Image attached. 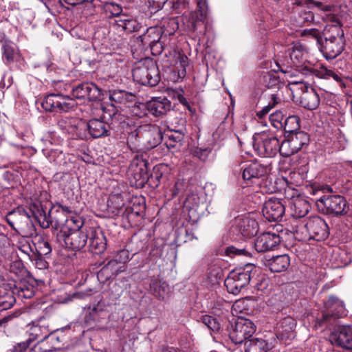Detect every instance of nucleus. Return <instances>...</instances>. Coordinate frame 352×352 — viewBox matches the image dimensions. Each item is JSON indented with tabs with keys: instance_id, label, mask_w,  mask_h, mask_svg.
I'll use <instances>...</instances> for the list:
<instances>
[{
	"instance_id": "nucleus-19",
	"label": "nucleus",
	"mask_w": 352,
	"mask_h": 352,
	"mask_svg": "<svg viewBox=\"0 0 352 352\" xmlns=\"http://www.w3.org/2000/svg\"><path fill=\"white\" fill-rule=\"evenodd\" d=\"M343 49L342 39L336 36L325 38L320 47V51L327 60L336 58L342 53Z\"/></svg>"
},
{
	"instance_id": "nucleus-8",
	"label": "nucleus",
	"mask_w": 352,
	"mask_h": 352,
	"mask_svg": "<svg viewBox=\"0 0 352 352\" xmlns=\"http://www.w3.org/2000/svg\"><path fill=\"white\" fill-rule=\"evenodd\" d=\"M229 338L235 344H241L250 339L256 331L254 322L247 318H238L234 324L228 327Z\"/></svg>"
},
{
	"instance_id": "nucleus-30",
	"label": "nucleus",
	"mask_w": 352,
	"mask_h": 352,
	"mask_svg": "<svg viewBox=\"0 0 352 352\" xmlns=\"http://www.w3.org/2000/svg\"><path fill=\"white\" fill-rule=\"evenodd\" d=\"M146 284L149 286L150 293L160 300H164L170 292L169 285L155 276L150 278Z\"/></svg>"
},
{
	"instance_id": "nucleus-3",
	"label": "nucleus",
	"mask_w": 352,
	"mask_h": 352,
	"mask_svg": "<svg viewBox=\"0 0 352 352\" xmlns=\"http://www.w3.org/2000/svg\"><path fill=\"white\" fill-rule=\"evenodd\" d=\"M102 118L91 119L87 124L89 133L94 138L109 136L111 131L120 139H122V124L125 123L126 118L116 109L102 108Z\"/></svg>"
},
{
	"instance_id": "nucleus-29",
	"label": "nucleus",
	"mask_w": 352,
	"mask_h": 352,
	"mask_svg": "<svg viewBox=\"0 0 352 352\" xmlns=\"http://www.w3.org/2000/svg\"><path fill=\"white\" fill-rule=\"evenodd\" d=\"M139 165L141 175L140 178H142L141 183L146 182L151 188H157L163 175L162 172L160 170V168L155 166L151 175L148 176L146 173V163L144 161H141Z\"/></svg>"
},
{
	"instance_id": "nucleus-62",
	"label": "nucleus",
	"mask_w": 352,
	"mask_h": 352,
	"mask_svg": "<svg viewBox=\"0 0 352 352\" xmlns=\"http://www.w3.org/2000/svg\"><path fill=\"white\" fill-rule=\"evenodd\" d=\"M148 48L150 49L151 54L153 56H158L162 53V52L165 50V47L164 46L162 39L159 40L157 42L150 45L148 46Z\"/></svg>"
},
{
	"instance_id": "nucleus-63",
	"label": "nucleus",
	"mask_w": 352,
	"mask_h": 352,
	"mask_svg": "<svg viewBox=\"0 0 352 352\" xmlns=\"http://www.w3.org/2000/svg\"><path fill=\"white\" fill-rule=\"evenodd\" d=\"M43 256L34 254L33 259H31L34 261V265L38 270H45L48 267L49 264Z\"/></svg>"
},
{
	"instance_id": "nucleus-32",
	"label": "nucleus",
	"mask_w": 352,
	"mask_h": 352,
	"mask_svg": "<svg viewBox=\"0 0 352 352\" xmlns=\"http://www.w3.org/2000/svg\"><path fill=\"white\" fill-rule=\"evenodd\" d=\"M162 28L150 27L146 32L137 38V43L142 45V49H147L148 46L163 39Z\"/></svg>"
},
{
	"instance_id": "nucleus-23",
	"label": "nucleus",
	"mask_w": 352,
	"mask_h": 352,
	"mask_svg": "<svg viewBox=\"0 0 352 352\" xmlns=\"http://www.w3.org/2000/svg\"><path fill=\"white\" fill-rule=\"evenodd\" d=\"M329 340L333 344H336L344 349H352V328L342 327L333 332L329 336Z\"/></svg>"
},
{
	"instance_id": "nucleus-14",
	"label": "nucleus",
	"mask_w": 352,
	"mask_h": 352,
	"mask_svg": "<svg viewBox=\"0 0 352 352\" xmlns=\"http://www.w3.org/2000/svg\"><path fill=\"white\" fill-rule=\"evenodd\" d=\"M198 10L189 13L188 15L184 14L183 23L191 31H197L198 28L203 25L206 19L208 5L206 0H197Z\"/></svg>"
},
{
	"instance_id": "nucleus-43",
	"label": "nucleus",
	"mask_w": 352,
	"mask_h": 352,
	"mask_svg": "<svg viewBox=\"0 0 352 352\" xmlns=\"http://www.w3.org/2000/svg\"><path fill=\"white\" fill-rule=\"evenodd\" d=\"M14 302L15 298L12 292L0 287V311L11 308Z\"/></svg>"
},
{
	"instance_id": "nucleus-21",
	"label": "nucleus",
	"mask_w": 352,
	"mask_h": 352,
	"mask_svg": "<svg viewBox=\"0 0 352 352\" xmlns=\"http://www.w3.org/2000/svg\"><path fill=\"white\" fill-rule=\"evenodd\" d=\"M89 250L96 254L103 253L107 248V239L104 233L99 229L89 228Z\"/></svg>"
},
{
	"instance_id": "nucleus-24",
	"label": "nucleus",
	"mask_w": 352,
	"mask_h": 352,
	"mask_svg": "<svg viewBox=\"0 0 352 352\" xmlns=\"http://www.w3.org/2000/svg\"><path fill=\"white\" fill-rule=\"evenodd\" d=\"M307 52L301 49V46H294L289 52L292 67L302 74L309 71L311 63L307 60Z\"/></svg>"
},
{
	"instance_id": "nucleus-20",
	"label": "nucleus",
	"mask_w": 352,
	"mask_h": 352,
	"mask_svg": "<svg viewBox=\"0 0 352 352\" xmlns=\"http://www.w3.org/2000/svg\"><path fill=\"white\" fill-rule=\"evenodd\" d=\"M311 239L324 241L329 236V227L325 221L320 217H313L308 219Z\"/></svg>"
},
{
	"instance_id": "nucleus-13",
	"label": "nucleus",
	"mask_w": 352,
	"mask_h": 352,
	"mask_svg": "<svg viewBox=\"0 0 352 352\" xmlns=\"http://www.w3.org/2000/svg\"><path fill=\"white\" fill-rule=\"evenodd\" d=\"M258 231V225L256 221L248 216L236 217L232 227V232L244 238H251L255 236Z\"/></svg>"
},
{
	"instance_id": "nucleus-50",
	"label": "nucleus",
	"mask_w": 352,
	"mask_h": 352,
	"mask_svg": "<svg viewBox=\"0 0 352 352\" xmlns=\"http://www.w3.org/2000/svg\"><path fill=\"white\" fill-rule=\"evenodd\" d=\"M166 245L162 239H157L153 242L151 245V250L149 251V256L152 259L160 258L163 254L164 248Z\"/></svg>"
},
{
	"instance_id": "nucleus-47",
	"label": "nucleus",
	"mask_w": 352,
	"mask_h": 352,
	"mask_svg": "<svg viewBox=\"0 0 352 352\" xmlns=\"http://www.w3.org/2000/svg\"><path fill=\"white\" fill-rule=\"evenodd\" d=\"M140 250V249H138L130 252L129 249H122L117 252L113 259L116 260L117 263L120 264V265H123L124 263L130 261Z\"/></svg>"
},
{
	"instance_id": "nucleus-33",
	"label": "nucleus",
	"mask_w": 352,
	"mask_h": 352,
	"mask_svg": "<svg viewBox=\"0 0 352 352\" xmlns=\"http://www.w3.org/2000/svg\"><path fill=\"white\" fill-rule=\"evenodd\" d=\"M290 205L292 215L296 219L305 217L311 209L309 201L300 197L293 196Z\"/></svg>"
},
{
	"instance_id": "nucleus-46",
	"label": "nucleus",
	"mask_w": 352,
	"mask_h": 352,
	"mask_svg": "<svg viewBox=\"0 0 352 352\" xmlns=\"http://www.w3.org/2000/svg\"><path fill=\"white\" fill-rule=\"evenodd\" d=\"M309 71H307L305 75H314L318 78L329 79L332 74V69L321 65L319 67H315L311 64L309 66Z\"/></svg>"
},
{
	"instance_id": "nucleus-45",
	"label": "nucleus",
	"mask_w": 352,
	"mask_h": 352,
	"mask_svg": "<svg viewBox=\"0 0 352 352\" xmlns=\"http://www.w3.org/2000/svg\"><path fill=\"white\" fill-rule=\"evenodd\" d=\"M281 102V98L278 94H271L267 105L263 107L261 110L256 112V116L259 119L264 118L270 111Z\"/></svg>"
},
{
	"instance_id": "nucleus-15",
	"label": "nucleus",
	"mask_w": 352,
	"mask_h": 352,
	"mask_svg": "<svg viewBox=\"0 0 352 352\" xmlns=\"http://www.w3.org/2000/svg\"><path fill=\"white\" fill-rule=\"evenodd\" d=\"M72 95L78 99L87 98L91 101L100 100L103 96V90L93 82H83L72 89Z\"/></svg>"
},
{
	"instance_id": "nucleus-9",
	"label": "nucleus",
	"mask_w": 352,
	"mask_h": 352,
	"mask_svg": "<svg viewBox=\"0 0 352 352\" xmlns=\"http://www.w3.org/2000/svg\"><path fill=\"white\" fill-rule=\"evenodd\" d=\"M89 234V228L84 230L67 232V230L58 231L56 234L57 241H63L65 248L74 252H79L85 248Z\"/></svg>"
},
{
	"instance_id": "nucleus-36",
	"label": "nucleus",
	"mask_w": 352,
	"mask_h": 352,
	"mask_svg": "<svg viewBox=\"0 0 352 352\" xmlns=\"http://www.w3.org/2000/svg\"><path fill=\"white\" fill-rule=\"evenodd\" d=\"M105 307V302L102 300H100L96 305H94L93 307L90 309L89 313L85 316V323L88 327H92L96 322L99 321Z\"/></svg>"
},
{
	"instance_id": "nucleus-34",
	"label": "nucleus",
	"mask_w": 352,
	"mask_h": 352,
	"mask_svg": "<svg viewBox=\"0 0 352 352\" xmlns=\"http://www.w3.org/2000/svg\"><path fill=\"white\" fill-rule=\"evenodd\" d=\"M265 265L272 272L285 271L290 265V258L287 254L274 256L265 261Z\"/></svg>"
},
{
	"instance_id": "nucleus-57",
	"label": "nucleus",
	"mask_w": 352,
	"mask_h": 352,
	"mask_svg": "<svg viewBox=\"0 0 352 352\" xmlns=\"http://www.w3.org/2000/svg\"><path fill=\"white\" fill-rule=\"evenodd\" d=\"M212 154V148H196L193 151V155L199 158L201 161H207L210 155Z\"/></svg>"
},
{
	"instance_id": "nucleus-6",
	"label": "nucleus",
	"mask_w": 352,
	"mask_h": 352,
	"mask_svg": "<svg viewBox=\"0 0 352 352\" xmlns=\"http://www.w3.org/2000/svg\"><path fill=\"white\" fill-rule=\"evenodd\" d=\"M253 148L262 157H273L279 152V140L273 133L263 132L254 135Z\"/></svg>"
},
{
	"instance_id": "nucleus-64",
	"label": "nucleus",
	"mask_w": 352,
	"mask_h": 352,
	"mask_svg": "<svg viewBox=\"0 0 352 352\" xmlns=\"http://www.w3.org/2000/svg\"><path fill=\"white\" fill-rule=\"evenodd\" d=\"M32 342L28 338L25 341L19 342L13 346L12 352H25Z\"/></svg>"
},
{
	"instance_id": "nucleus-27",
	"label": "nucleus",
	"mask_w": 352,
	"mask_h": 352,
	"mask_svg": "<svg viewBox=\"0 0 352 352\" xmlns=\"http://www.w3.org/2000/svg\"><path fill=\"white\" fill-rule=\"evenodd\" d=\"M123 265L118 263L116 260L110 259L97 273V278L101 283L114 278L120 272Z\"/></svg>"
},
{
	"instance_id": "nucleus-5",
	"label": "nucleus",
	"mask_w": 352,
	"mask_h": 352,
	"mask_svg": "<svg viewBox=\"0 0 352 352\" xmlns=\"http://www.w3.org/2000/svg\"><path fill=\"white\" fill-rule=\"evenodd\" d=\"M132 74L134 80L142 85L155 87L160 81L158 67L150 58L140 61L133 69Z\"/></svg>"
},
{
	"instance_id": "nucleus-35",
	"label": "nucleus",
	"mask_w": 352,
	"mask_h": 352,
	"mask_svg": "<svg viewBox=\"0 0 352 352\" xmlns=\"http://www.w3.org/2000/svg\"><path fill=\"white\" fill-rule=\"evenodd\" d=\"M270 349L269 342L261 338L252 337L244 344V352H267Z\"/></svg>"
},
{
	"instance_id": "nucleus-48",
	"label": "nucleus",
	"mask_w": 352,
	"mask_h": 352,
	"mask_svg": "<svg viewBox=\"0 0 352 352\" xmlns=\"http://www.w3.org/2000/svg\"><path fill=\"white\" fill-rule=\"evenodd\" d=\"M36 249L35 254L47 256L52 252V247L50 243L44 238H39L36 244H33Z\"/></svg>"
},
{
	"instance_id": "nucleus-25",
	"label": "nucleus",
	"mask_w": 352,
	"mask_h": 352,
	"mask_svg": "<svg viewBox=\"0 0 352 352\" xmlns=\"http://www.w3.org/2000/svg\"><path fill=\"white\" fill-rule=\"evenodd\" d=\"M110 107H105L107 109H116L120 113L119 109L126 105L128 102L132 101L134 95L122 89L109 90L108 93Z\"/></svg>"
},
{
	"instance_id": "nucleus-11",
	"label": "nucleus",
	"mask_w": 352,
	"mask_h": 352,
	"mask_svg": "<svg viewBox=\"0 0 352 352\" xmlns=\"http://www.w3.org/2000/svg\"><path fill=\"white\" fill-rule=\"evenodd\" d=\"M241 169L242 177L246 186H261V182L271 170L270 165H263L257 162L245 164Z\"/></svg>"
},
{
	"instance_id": "nucleus-4",
	"label": "nucleus",
	"mask_w": 352,
	"mask_h": 352,
	"mask_svg": "<svg viewBox=\"0 0 352 352\" xmlns=\"http://www.w3.org/2000/svg\"><path fill=\"white\" fill-rule=\"evenodd\" d=\"M256 267L251 263L232 270L225 280L224 284L228 292L237 295L250 283L252 274Z\"/></svg>"
},
{
	"instance_id": "nucleus-58",
	"label": "nucleus",
	"mask_w": 352,
	"mask_h": 352,
	"mask_svg": "<svg viewBox=\"0 0 352 352\" xmlns=\"http://www.w3.org/2000/svg\"><path fill=\"white\" fill-rule=\"evenodd\" d=\"M263 82L268 88H271L278 85L280 80L276 74L267 73L263 76Z\"/></svg>"
},
{
	"instance_id": "nucleus-54",
	"label": "nucleus",
	"mask_w": 352,
	"mask_h": 352,
	"mask_svg": "<svg viewBox=\"0 0 352 352\" xmlns=\"http://www.w3.org/2000/svg\"><path fill=\"white\" fill-rule=\"evenodd\" d=\"M16 54V50L11 44L5 43L3 45V58L6 63L13 62Z\"/></svg>"
},
{
	"instance_id": "nucleus-2",
	"label": "nucleus",
	"mask_w": 352,
	"mask_h": 352,
	"mask_svg": "<svg viewBox=\"0 0 352 352\" xmlns=\"http://www.w3.org/2000/svg\"><path fill=\"white\" fill-rule=\"evenodd\" d=\"M122 129V139L126 140L127 145L133 152L153 148L162 140L160 129L156 125L144 124L135 128L125 120Z\"/></svg>"
},
{
	"instance_id": "nucleus-49",
	"label": "nucleus",
	"mask_w": 352,
	"mask_h": 352,
	"mask_svg": "<svg viewBox=\"0 0 352 352\" xmlns=\"http://www.w3.org/2000/svg\"><path fill=\"white\" fill-rule=\"evenodd\" d=\"M297 152V149L294 147L293 144L287 137L280 144L279 143V153L283 157H289Z\"/></svg>"
},
{
	"instance_id": "nucleus-51",
	"label": "nucleus",
	"mask_w": 352,
	"mask_h": 352,
	"mask_svg": "<svg viewBox=\"0 0 352 352\" xmlns=\"http://www.w3.org/2000/svg\"><path fill=\"white\" fill-rule=\"evenodd\" d=\"M179 28L178 19L175 17L168 19L163 24L162 32L164 34L172 35Z\"/></svg>"
},
{
	"instance_id": "nucleus-22",
	"label": "nucleus",
	"mask_w": 352,
	"mask_h": 352,
	"mask_svg": "<svg viewBox=\"0 0 352 352\" xmlns=\"http://www.w3.org/2000/svg\"><path fill=\"white\" fill-rule=\"evenodd\" d=\"M280 242L278 234L272 232H264L258 236L254 241V248L258 252H264L273 250Z\"/></svg>"
},
{
	"instance_id": "nucleus-39",
	"label": "nucleus",
	"mask_w": 352,
	"mask_h": 352,
	"mask_svg": "<svg viewBox=\"0 0 352 352\" xmlns=\"http://www.w3.org/2000/svg\"><path fill=\"white\" fill-rule=\"evenodd\" d=\"M292 232L294 238L298 241H303L310 240L309 221L307 220L306 223L296 222L295 224L292 225Z\"/></svg>"
},
{
	"instance_id": "nucleus-40",
	"label": "nucleus",
	"mask_w": 352,
	"mask_h": 352,
	"mask_svg": "<svg viewBox=\"0 0 352 352\" xmlns=\"http://www.w3.org/2000/svg\"><path fill=\"white\" fill-rule=\"evenodd\" d=\"M287 137L298 151L307 144L309 140L308 135L302 131L290 132Z\"/></svg>"
},
{
	"instance_id": "nucleus-59",
	"label": "nucleus",
	"mask_w": 352,
	"mask_h": 352,
	"mask_svg": "<svg viewBox=\"0 0 352 352\" xmlns=\"http://www.w3.org/2000/svg\"><path fill=\"white\" fill-rule=\"evenodd\" d=\"M124 23H118V26L122 28L128 32H133L138 30L139 24L131 17L128 21L124 20Z\"/></svg>"
},
{
	"instance_id": "nucleus-44",
	"label": "nucleus",
	"mask_w": 352,
	"mask_h": 352,
	"mask_svg": "<svg viewBox=\"0 0 352 352\" xmlns=\"http://www.w3.org/2000/svg\"><path fill=\"white\" fill-rule=\"evenodd\" d=\"M72 213V210L70 207L63 206L60 203H56L51 206L48 213L46 212V216L53 217L54 215H58L60 218H67V215Z\"/></svg>"
},
{
	"instance_id": "nucleus-7",
	"label": "nucleus",
	"mask_w": 352,
	"mask_h": 352,
	"mask_svg": "<svg viewBox=\"0 0 352 352\" xmlns=\"http://www.w3.org/2000/svg\"><path fill=\"white\" fill-rule=\"evenodd\" d=\"M318 208L324 214L335 216L344 215L349 206L346 199L341 195H323L316 200Z\"/></svg>"
},
{
	"instance_id": "nucleus-56",
	"label": "nucleus",
	"mask_w": 352,
	"mask_h": 352,
	"mask_svg": "<svg viewBox=\"0 0 352 352\" xmlns=\"http://www.w3.org/2000/svg\"><path fill=\"white\" fill-rule=\"evenodd\" d=\"M298 118L296 116H288L284 121V129L286 131L295 132L298 128Z\"/></svg>"
},
{
	"instance_id": "nucleus-61",
	"label": "nucleus",
	"mask_w": 352,
	"mask_h": 352,
	"mask_svg": "<svg viewBox=\"0 0 352 352\" xmlns=\"http://www.w3.org/2000/svg\"><path fill=\"white\" fill-rule=\"evenodd\" d=\"M19 250L28 255L30 259H33V256L35 254V252L33 250V247L28 241H25L19 242Z\"/></svg>"
},
{
	"instance_id": "nucleus-37",
	"label": "nucleus",
	"mask_w": 352,
	"mask_h": 352,
	"mask_svg": "<svg viewBox=\"0 0 352 352\" xmlns=\"http://www.w3.org/2000/svg\"><path fill=\"white\" fill-rule=\"evenodd\" d=\"M171 65H173V69L178 73L179 76L184 77L186 73V68L188 65V58L184 53L174 52Z\"/></svg>"
},
{
	"instance_id": "nucleus-41",
	"label": "nucleus",
	"mask_w": 352,
	"mask_h": 352,
	"mask_svg": "<svg viewBox=\"0 0 352 352\" xmlns=\"http://www.w3.org/2000/svg\"><path fill=\"white\" fill-rule=\"evenodd\" d=\"M229 307V302L221 298L215 299L210 303V309L212 314L219 318L226 315L228 313Z\"/></svg>"
},
{
	"instance_id": "nucleus-31",
	"label": "nucleus",
	"mask_w": 352,
	"mask_h": 352,
	"mask_svg": "<svg viewBox=\"0 0 352 352\" xmlns=\"http://www.w3.org/2000/svg\"><path fill=\"white\" fill-rule=\"evenodd\" d=\"M329 310L328 313L323 314V320L330 321L331 318H341L345 315L344 302L334 296H330L327 302Z\"/></svg>"
},
{
	"instance_id": "nucleus-38",
	"label": "nucleus",
	"mask_w": 352,
	"mask_h": 352,
	"mask_svg": "<svg viewBox=\"0 0 352 352\" xmlns=\"http://www.w3.org/2000/svg\"><path fill=\"white\" fill-rule=\"evenodd\" d=\"M81 124L82 122L78 119L67 116H63L58 121V125L63 131L77 135V130Z\"/></svg>"
},
{
	"instance_id": "nucleus-60",
	"label": "nucleus",
	"mask_w": 352,
	"mask_h": 352,
	"mask_svg": "<svg viewBox=\"0 0 352 352\" xmlns=\"http://www.w3.org/2000/svg\"><path fill=\"white\" fill-rule=\"evenodd\" d=\"M226 255L232 256L234 255H250V252L247 248H236L234 246L227 247L225 250Z\"/></svg>"
},
{
	"instance_id": "nucleus-28",
	"label": "nucleus",
	"mask_w": 352,
	"mask_h": 352,
	"mask_svg": "<svg viewBox=\"0 0 352 352\" xmlns=\"http://www.w3.org/2000/svg\"><path fill=\"white\" fill-rule=\"evenodd\" d=\"M50 332L48 323L45 320L41 319L36 323L34 322L32 323L30 329L28 338L32 342L38 340V343H39L47 339Z\"/></svg>"
},
{
	"instance_id": "nucleus-55",
	"label": "nucleus",
	"mask_w": 352,
	"mask_h": 352,
	"mask_svg": "<svg viewBox=\"0 0 352 352\" xmlns=\"http://www.w3.org/2000/svg\"><path fill=\"white\" fill-rule=\"evenodd\" d=\"M285 116L281 111H276L269 116L271 124L276 129L280 128L284 124Z\"/></svg>"
},
{
	"instance_id": "nucleus-1",
	"label": "nucleus",
	"mask_w": 352,
	"mask_h": 352,
	"mask_svg": "<svg viewBox=\"0 0 352 352\" xmlns=\"http://www.w3.org/2000/svg\"><path fill=\"white\" fill-rule=\"evenodd\" d=\"M46 208L38 201L31 202L28 206H19L9 211L6 221L11 228L25 236L36 234L35 222L43 228L50 226V217L46 216Z\"/></svg>"
},
{
	"instance_id": "nucleus-18",
	"label": "nucleus",
	"mask_w": 352,
	"mask_h": 352,
	"mask_svg": "<svg viewBox=\"0 0 352 352\" xmlns=\"http://www.w3.org/2000/svg\"><path fill=\"white\" fill-rule=\"evenodd\" d=\"M285 206L279 199L270 198L266 201L262 208L263 217L269 221L281 220L285 213Z\"/></svg>"
},
{
	"instance_id": "nucleus-17",
	"label": "nucleus",
	"mask_w": 352,
	"mask_h": 352,
	"mask_svg": "<svg viewBox=\"0 0 352 352\" xmlns=\"http://www.w3.org/2000/svg\"><path fill=\"white\" fill-rule=\"evenodd\" d=\"M170 101L165 97L153 98L146 103H142L137 107V109L142 108L148 111L151 115L160 117L171 109ZM136 108L135 109V110Z\"/></svg>"
},
{
	"instance_id": "nucleus-16",
	"label": "nucleus",
	"mask_w": 352,
	"mask_h": 352,
	"mask_svg": "<svg viewBox=\"0 0 352 352\" xmlns=\"http://www.w3.org/2000/svg\"><path fill=\"white\" fill-rule=\"evenodd\" d=\"M292 84L298 85L302 91L300 96V104L302 107L309 110H314L318 107L320 96L315 89L301 82H294Z\"/></svg>"
},
{
	"instance_id": "nucleus-10",
	"label": "nucleus",
	"mask_w": 352,
	"mask_h": 352,
	"mask_svg": "<svg viewBox=\"0 0 352 352\" xmlns=\"http://www.w3.org/2000/svg\"><path fill=\"white\" fill-rule=\"evenodd\" d=\"M76 105L74 99L60 94H48L41 102V107L45 111L56 113L69 112Z\"/></svg>"
},
{
	"instance_id": "nucleus-53",
	"label": "nucleus",
	"mask_w": 352,
	"mask_h": 352,
	"mask_svg": "<svg viewBox=\"0 0 352 352\" xmlns=\"http://www.w3.org/2000/svg\"><path fill=\"white\" fill-rule=\"evenodd\" d=\"M169 142H166L168 147H174L175 143L181 142L184 139V134L182 130H172L170 133L166 134Z\"/></svg>"
},
{
	"instance_id": "nucleus-26",
	"label": "nucleus",
	"mask_w": 352,
	"mask_h": 352,
	"mask_svg": "<svg viewBox=\"0 0 352 352\" xmlns=\"http://www.w3.org/2000/svg\"><path fill=\"white\" fill-rule=\"evenodd\" d=\"M296 326V320L290 317H285L278 323L276 336L283 341L287 342L294 338L295 328Z\"/></svg>"
},
{
	"instance_id": "nucleus-52",
	"label": "nucleus",
	"mask_w": 352,
	"mask_h": 352,
	"mask_svg": "<svg viewBox=\"0 0 352 352\" xmlns=\"http://www.w3.org/2000/svg\"><path fill=\"white\" fill-rule=\"evenodd\" d=\"M59 331L60 330L57 329L54 332H50V336L47 337V340L52 344V346L50 349H46V351H56L60 348V343L63 341V337L58 335Z\"/></svg>"
},
{
	"instance_id": "nucleus-42",
	"label": "nucleus",
	"mask_w": 352,
	"mask_h": 352,
	"mask_svg": "<svg viewBox=\"0 0 352 352\" xmlns=\"http://www.w3.org/2000/svg\"><path fill=\"white\" fill-rule=\"evenodd\" d=\"M198 320L213 332H219L220 331L223 322L221 318L213 317L209 315H202Z\"/></svg>"
},
{
	"instance_id": "nucleus-12",
	"label": "nucleus",
	"mask_w": 352,
	"mask_h": 352,
	"mask_svg": "<svg viewBox=\"0 0 352 352\" xmlns=\"http://www.w3.org/2000/svg\"><path fill=\"white\" fill-rule=\"evenodd\" d=\"M50 220V226L59 231L67 230V232H72L75 230H84L85 228H89L84 225V220L82 217L75 214L70 215L67 218H60L58 215L52 217L48 216Z\"/></svg>"
}]
</instances>
